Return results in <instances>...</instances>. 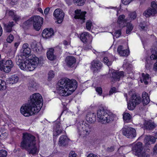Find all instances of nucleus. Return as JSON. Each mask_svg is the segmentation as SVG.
I'll return each instance as SVG.
<instances>
[{
    "label": "nucleus",
    "mask_w": 157,
    "mask_h": 157,
    "mask_svg": "<svg viewBox=\"0 0 157 157\" xmlns=\"http://www.w3.org/2000/svg\"><path fill=\"white\" fill-rule=\"evenodd\" d=\"M30 98V102L23 105L20 109L21 113L25 117L38 113L43 104V99L40 94H34Z\"/></svg>",
    "instance_id": "obj_1"
},
{
    "label": "nucleus",
    "mask_w": 157,
    "mask_h": 157,
    "mask_svg": "<svg viewBox=\"0 0 157 157\" xmlns=\"http://www.w3.org/2000/svg\"><path fill=\"white\" fill-rule=\"evenodd\" d=\"M58 93L62 96H68L72 93L77 87V82L75 79L67 78L60 79L58 82Z\"/></svg>",
    "instance_id": "obj_2"
},
{
    "label": "nucleus",
    "mask_w": 157,
    "mask_h": 157,
    "mask_svg": "<svg viewBox=\"0 0 157 157\" xmlns=\"http://www.w3.org/2000/svg\"><path fill=\"white\" fill-rule=\"evenodd\" d=\"M23 137L21 147L25 148L30 154L34 155L37 153L38 149L36 145L35 137L30 134L26 133L23 134Z\"/></svg>",
    "instance_id": "obj_3"
},
{
    "label": "nucleus",
    "mask_w": 157,
    "mask_h": 157,
    "mask_svg": "<svg viewBox=\"0 0 157 157\" xmlns=\"http://www.w3.org/2000/svg\"><path fill=\"white\" fill-rule=\"evenodd\" d=\"M97 115L99 122L102 124L109 123L114 120V115L103 107H100L97 110Z\"/></svg>",
    "instance_id": "obj_4"
},
{
    "label": "nucleus",
    "mask_w": 157,
    "mask_h": 157,
    "mask_svg": "<svg viewBox=\"0 0 157 157\" xmlns=\"http://www.w3.org/2000/svg\"><path fill=\"white\" fill-rule=\"evenodd\" d=\"M77 126L79 135L83 137L88 135L93 130L92 127L82 121L78 122Z\"/></svg>",
    "instance_id": "obj_5"
},
{
    "label": "nucleus",
    "mask_w": 157,
    "mask_h": 157,
    "mask_svg": "<svg viewBox=\"0 0 157 157\" xmlns=\"http://www.w3.org/2000/svg\"><path fill=\"white\" fill-rule=\"evenodd\" d=\"M140 102V97L134 94L132 96L131 101L128 104V108L130 110H132L134 109L136 105L139 104Z\"/></svg>",
    "instance_id": "obj_6"
},
{
    "label": "nucleus",
    "mask_w": 157,
    "mask_h": 157,
    "mask_svg": "<svg viewBox=\"0 0 157 157\" xmlns=\"http://www.w3.org/2000/svg\"><path fill=\"white\" fill-rule=\"evenodd\" d=\"M31 18L34 29L36 31H39L43 23V18L39 16H33Z\"/></svg>",
    "instance_id": "obj_7"
},
{
    "label": "nucleus",
    "mask_w": 157,
    "mask_h": 157,
    "mask_svg": "<svg viewBox=\"0 0 157 157\" xmlns=\"http://www.w3.org/2000/svg\"><path fill=\"white\" fill-rule=\"evenodd\" d=\"M122 130L123 134L128 138L132 139L136 136V131L134 128L127 127L123 128Z\"/></svg>",
    "instance_id": "obj_8"
},
{
    "label": "nucleus",
    "mask_w": 157,
    "mask_h": 157,
    "mask_svg": "<svg viewBox=\"0 0 157 157\" xmlns=\"http://www.w3.org/2000/svg\"><path fill=\"white\" fill-rule=\"evenodd\" d=\"M39 62V59L36 57H33L29 61L27 60V71H31L33 70L36 67Z\"/></svg>",
    "instance_id": "obj_9"
},
{
    "label": "nucleus",
    "mask_w": 157,
    "mask_h": 157,
    "mask_svg": "<svg viewBox=\"0 0 157 157\" xmlns=\"http://www.w3.org/2000/svg\"><path fill=\"white\" fill-rule=\"evenodd\" d=\"M54 123L55 125L53 128V136H57L62 132L63 129L61 126V124L60 123L58 119Z\"/></svg>",
    "instance_id": "obj_10"
},
{
    "label": "nucleus",
    "mask_w": 157,
    "mask_h": 157,
    "mask_svg": "<svg viewBox=\"0 0 157 157\" xmlns=\"http://www.w3.org/2000/svg\"><path fill=\"white\" fill-rule=\"evenodd\" d=\"M143 149L142 144L140 142L133 145L132 147L133 153L136 155H138L141 153Z\"/></svg>",
    "instance_id": "obj_11"
},
{
    "label": "nucleus",
    "mask_w": 157,
    "mask_h": 157,
    "mask_svg": "<svg viewBox=\"0 0 157 157\" xmlns=\"http://www.w3.org/2000/svg\"><path fill=\"white\" fill-rule=\"evenodd\" d=\"M91 68L94 72H98L101 68L102 65V63L98 60H93L91 63Z\"/></svg>",
    "instance_id": "obj_12"
},
{
    "label": "nucleus",
    "mask_w": 157,
    "mask_h": 157,
    "mask_svg": "<svg viewBox=\"0 0 157 157\" xmlns=\"http://www.w3.org/2000/svg\"><path fill=\"white\" fill-rule=\"evenodd\" d=\"M21 52L22 53L21 55L25 57L30 55L31 50L29 48V44L28 43H25L23 45L22 48L21 50Z\"/></svg>",
    "instance_id": "obj_13"
},
{
    "label": "nucleus",
    "mask_w": 157,
    "mask_h": 157,
    "mask_svg": "<svg viewBox=\"0 0 157 157\" xmlns=\"http://www.w3.org/2000/svg\"><path fill=\"white\" fill-rule=\"evenodd\" d=\"M54 34L52 29H46L43 30L42 33V37L46 39L50 38Z\"/></svg>",
    "instance_id": "obj_14"
},
{
    "label": "nucleus",
    "mask_w": 157,
    "mask_h": 157,
    "mask_svg": "<svg viewBox=\"0 0 157 157\" xmlns=\"http://www.w3.org/2000/svg\"><path fill=\"white\" fill-rule=\"evenodd\" d=\"M75 15L74 18L75 19H80L83 21L82 23L84 22L85 20V15L86 13V11L82 12L81 10H75Z\"/></svg>",
    "instance_id": "obj_15"
},
{
    "label": "nucleus",
    "mask_w": 157,
    "mask_h": 157,
    "mask_svg": "<svg viewBox=\"0 0 157 157\" xmlns=\"http://www.w3.org/2000/svg\"><path fill=\"white\" fill-rule=\"evenodd\" d=\"M125 18L124 15H120L119 17L117 22L120 27H123L126 25L127 20Z\"/></svg>",
    "instance_id": "obj_16"
},
{
    "label": "nucleus",
    "mask_w": 157,
    "mask_h": 157,
    "mask_svg": "<svg viewBox=\"0 0 157 157\" xmlns=\"http://www.w3.org/2000/svg\"><path fill=\"white\" fill-rule=\"evenodd\" d=\"M91 36L88 33L84 32L81 34L80 38L81 41L85 43L91 40Z\"/></svg>",
    "instance_id": "obj_17"
},
{
    "label": "nucleus",
    "mask_w": 157,
    "mask_h": 157,
    "mask_svg": "<svg viewBox=\"0 0 157 157\" xmlns=\"http://www.w3.org/2000/svg\"><path fill=\"white\" fill-rule=\"evenodd\" d=\"M4 64V72L6 73L9 72L13 66L12 61L11 60H8L6 62L5 61Z\"/></svg>",
    "instance_id": "obj_18"
},
{
    "label": "nucleus",
    "mask_w": 157,
    "mask_h": 157,
    "mask_svg": "<svg viewBox=\"0 0 157 157\" xmlns=\"http://www.w3.org/2000/svg\"><path fill=\"white\" fill-rule=\"evenodd\" d=\"M53 14L55 17L59 20L58 21H60V22L64 16V13L63 10H55Z\"/></svg>",
    "instance_id": "obj_19"
},
{
    "label": "nucleus",
    "mask_w": 157,
    "mask_h": 157,
    "mask_svg": "<svg viewBox=\"0 0 157 157\" xmlns=\"http://www.w3.org/2000/svg\"><path fill=\"white\" fill-rule=\"evenodd\" d=\"M124 76L123 71H113L112 73V77L116 80L119 81L120 78L123 77Z\"/></svg>",
    "instance_id": "obj_20"
},
{
    "label": "nucleus",
    "mask_w": 157,
    "mask_h": 157,
    "mask_svg": "<svg viewBox=\"0 0 157 157\" xmlns=\"http://www.w3.org/2000/svg\"><path fill=\"white\" fill-rule=\"evenodd\" d=\"M86 119L88 122L94 123L96 121L95 114L92 112L88 113L86 116Z\"/></svg>",
    "instance_id": "obj_21"
},
{
    "label": "nucleus",
    "mask_w": 157,
    "mask_h": 157,
    "mask_svg": "<svg viewBox=\"0 0 157 157\" xmlns=\"http://www.w3.org/2000/svg\"><path fill=\"white\" fill-rule=\"evenodd\" d=\"M117 51L119 54L121 56H127L128 54V51L127 49H124L122 45H120L118 46Z\"/></svg>",
    "instance_id": "obj_22"
},
{
    "label": "nucleus",
    "mask_w": 157,
    "mask_h": 157,
    "mask_svg": "<svg viewBox=\"0 0 157 157\" xmlns=\"http://www.w3.org/2000/svg\"><path fill=\"white\" fill-rule=\"evenodd\" d=\"M76 61V59L73 56H67L66 59V62L67 65L70 67H73Z\"/></svg>",
    "instance_id": "obj_23"
},
{
    "label": "nucleus",
    "mask_w": 157,
    "mask_h": 157,
    "mask_svg": "<svg viewBox=\"0 0 157 157\" xmlns=\"http://www.w3.org/2000/svg\"><path fill=\"white\" fill-rule=\"evenodd\" d=\"M155 142V138L151 136H146L144 139V142L147 145L154 144Z\"/></svg>",
    "instance_id": "obj_24"
},
{
    "label": "nucleus",
    "mask_w": 157,
    "mask_h": 157,
    "mask_svg": "<svg viewBox=\"0 0 157 157\" xmlns=\"http://www.w3.org/2000/svg\"><path fill=\"white\" fill-rule=\"evenodd\" d=\"M150 102L149 97L148 96L147 93L144 92L142 95V103L144 105H147Z\"/></svg>",
    "instance_id": "obj_25"
},
{
    "label": "nucleus",
    "mask_w": 157,
    "mask_h": 157,
    "mask_svg": "<svg viewBox=\"0 0 157 157\" xmlns=\"http://www.w3.org/2000/svg\"><path fill=\"white\" fill-rule=\"evenodd\" d=\"M68 139L65 135L61 136L59 138V143L61 146H65L68 143Z\"/></svg>",
    "instance_id": "obj_26"
},
{
    "label": "nucleus",
    "mask_w": 157,
    "mask_h": 157,
    "mask_svg": "<svg viewBox=\"0 0 157 157\" xmlns=\"http://www.w3.org/2000/svg\"><path fill=\"white\" fill-rule=\"evenodd\" d=\"M144 125L146 129L148 130L153 129L156 126V125L154 122L150 121H146Z\"/></svg>",
    "instance_id": "obj_27"
},
{
    "label": "nucleus",
    "mask_w": 157,
    "mask_h": 157,
    "mask_svg": "<svg viewBox=\"0 0 157 157\" xmlns=\"http://www.w3.org/2000/svg\"><path fill=\"white\" fill-rule=\"evenodd\" d=\"M19 79L18 76L16 75H12L7 80V82L10 84H13L17 83Z\"/></svg>",
    "instance_id": "obj_28"
},
{
    "label": "nucleus",
    "mask_w": 157,
    "mask_h": 157,
    "mask_svg": "<svg viewBox=\"0 0 157 157\" xmlns=\"http://www.w3.org/2000/svg\"><path fill=\"white\" fill-rule=\"evenodd\" d=\"M31 17L28 20L24 22L21 25L22 28L25 29H28V28L32 25L33 22Z\"/></svg>",
    "instance_id": "obj_29"
},
{
    "label": "nucleus",
    "mask_w": 157,
    "mask_h": 157,
    "mask_svg": "<svg viewBox=\"0 0 157 157\" xmlns=\"http://www.w3.org/2000/svg\"><path fill=\"white\" fill-rule=\"evenodd\" d=\"M151 55L150 56L151 59H157V43L154 48H152L151 51Z\"/></svg>",
    "instance_id": "obj_30"
},
{
    "label": "nucleus",
    "mask_w": 157,
    "mask_h": 157,
    "mask_svg": "<svg viewBox=\"0 0 157 157\" xmlns=\"http://www.w3.org/2000/svg\"><path fill=\"white\" fill-rule=\"evenodd\" d=\"M149 75L148 74H145L143 73L142 74V78L140 81L141 82H144L145 85L148 83V81L149 80Z\"/></svg>",
    "instance_id": "obj_31"
},
{
    "label": "nucleus",
    "mask_w": 157,
    "mask_h": 157,
    "mask_svg": "<svg viewBox=\"0 0 157 157\" xmlns=\"http://www.w3.org/2000/svg\"><path fill=\"white\" fill-rule=\"evenodd\" d=\"M54 49L51 48L49 49L47 53V56L48 58L50 60L54 59L55 57L54 55Z\"/></svg>",
    "instance_id": "obj_32"
},
{
    "label": "nucleus",
    "mask_w": 157,
    "mask_h": 157,
    "mask_svg": "<svg viewBox=\"0 0 157 157\" xmlns=\"http://www.w3.org/2000/svg\"><path fill=\"white\" fill-rule=\"evenodd\" d=\"M157 13V10H145L143 14L146 17H148L150 16H154Z\"/></svg>",
    "instance_id": "obj_33"
},
{
    "label": "nucleus",
    "mask_w": 157,
    "mask_h": 157,
    "mask_svg": "<svg viewBox=\"0 0 157 157\" xmlns=\"http://www.w3.org/2000/svg\"><path fill=\"white\" fill-rule=\"evenodd\" d=\"M13 21L10 22L7 24H5L4 26L7 32H10L12 30V28L14 25Z\"/></svg>",
    "instance_id": "obj_34"
},
{
    "label": "nucleus",
    "mask_w": 157,
    "mask_h": 157,
    "mask_svg": "<svg viewBox=\"0 0 157 157\" xmlns=\"http://www.w3.org/2000/svg\"><path fill=\"white\" fill-rule=\"evenodd\" d=\"M31 48L36 52H38L40 51V49L38 48L37 42L34 40H33L31 43Z\"/></svg>",
    "instance_id": "obj_35"
},
{
    "label": "nucleus",
    "mask_w": 157,
    "mask_h": 157,
    "mask_svg": "<svg viewBox=\"0 0 157 157\" xmlns=\"http://www.w3.org/2000/svg\"><path fill=\"white\" fill-rule=\"evenodd\" d=\"M28 86L30 90H34L36 89V83L33 81H31L29 83Z\"/></svg>",
    "instance_id": "obj_36"
},
{
    "label": "nucleus",
    "mask_w": 157,
    "mask_h": 157,
    "mask_svg": "<svg viewBox=\"0 0 157 157\" xmlns=\"http://www.w3.org/2000/svg\"><path fill=\"white\" fill-rule=\"evenodd\" d=\"M23 56L21 55L20 56H17L16 58V62L17 65L19 66L24 61L22 57Z\"/></svg>",
    "instance_id": "obj_37"
},
{
    "label": "nucleus",
    "mask_w": 157,
    "mask_h": 157,
    "mask_svg": "<svg viewBox=\"0 0 157 157\" xmlns=\"http://www.w3.org/2000/svg\"><path fill=\"white\" fill-rule=\"evenodd\" d=\"M131 118L130 115L128 113H125L123 114V119L124 121L128 122Z\"/></svg>",
    "instance_id": "obj_38"
},
{
    "label": "nucleus",
    "mask_w": 157,
    "mask_h": 157,
    "mask_svg": "<svg viewBox=\"0 0 157 157\" xmlns=\"http://www.w3.org/2000/svg\"><path fill=\"white\" fill-rule=\"evenodd\" d=\"M127 29L126 30V33L127 34H130V32L132 30L133 26L132 24L130 23H127Z\"/></svg>",
    "instance_id": "obj_39"
},
{
    "label": "nucleus",
    "mask_w": 157,
    "mask_h": 157,
    "mask_svg": "<svg viewBox=\"0 0 157 157\" xmlns=\"http://www.w3.org/2000/svg\"><path fill=\"white\" fill-rule=\"evenodd\" d=\"M27 60H26L24 62H23L20 65L18 66L20 68L24 71H26V69L27 67Z\"/></svg>",
    "instance_id": "obj_40"
},
{
    "label": "nucleus",
    "mask_w": 157,
    "mask_h": 157,
    "mask_svg": "<svg viewBox=\"0 0 157 157\" xmlns=\"http://www.w3.org/2000/svg\"><path fill=\"white\" fill-rule=\"evenodd\" d=\"M151 6L152 9L148 8L147 10H157V2L155 1H152L151 2Z\"/></svg>",
    "instance_id": "obj_41"
},
{
    "label": "nucleus",
    "mask_w": 157,
    "mask_h": 157,
    "mask_svg": "<svg viewBox=\"0 0 157 157\" xmlns=\"http://www.w3.org/2000/svg\"><path fill=\"white\" fill-rule=\"evenodd\" d=\"M6 84L5 82L0 79V90H4L6 88Z\"/></svg>",
    "instance_id": "obj_42"
},
{
    "label": "nucleus",
    "mask_w": 157,
    "mask_h": 157,
    "mask_svg": "<svg viewBox=\"0 0 157 157\" xmlns=\"http://www.w3.org/2000/svg\"><path fill=\"white\" fill-rule=\"evenodd\" d=\"M86 0H73L74 4L78 6H82L84 4Z\"/></svg>",
    "instance_id": "obj_43"
},
{
    "label": "nucleus",
    "mask_w": 157,
    "mask_h": 157,
    "mask_svg": "<svg viewBox=\"0 0 157 157\" xmlns=\"http://www.w3.org/2000/svg\"><path fill=\"white\" fill-rule=\"evenodd\" d=\"M140 26L142 30H145L147 29V23L144 21L141 22Z\"/></svg>",
    "instance_id": "obj_44"
},
{
    "label": "nucleus",
    "mask_w": 157,
    "mask_h": 157,
    "mask_svg": "<svg viewBox=\"0 0 157 157\" xmlns=\"http://www.w3.org/2000/svg\"><path fill=\"white\" fill-rule=\"evenodd\" d=\"M102 60L108 66L111 65L112 63V61L109 60L107 57H104L103 59Z\"/></svg>",
    "instance_id": "obj_45"
},
{
    "label": "nucleus",
    "mask_w": 157,
    "mask_h": 157,
    "mask_svg": "<svg viewBox=\"0 0 157 157\" xmlns=\"http://www.w3.org/2000/svg\"><path fill=\"white\" fill-rule=\"evenodd\" d=\"M48 75V81H50L52 78L54 77L55 74L53 71H51L49 72Z\"/></svg>",
    "instance_id": "obj_46"
},
{
    "label": "nucleus",
    "mask_w": 157,
    "mask_h": 157,
    "mask_svg": "<svg viewBox=\"0 0 157 157\" xmlns=\"http://www.w3.org/2000/svg\"><path fill=\"white\" fill-rule=\"evenodd\" d=\"M92 25V22L90 20H88L86 23V29L88 30H90L91 29V27Z\"/></svg>",
    "instance_id": "obj_47"
},
{
    "label": "nucleus",
    "mask_w": 157,
    "mask_h": 157,
    "mask_svg": "<svg viewBox=\"0 0 157 157\" xmlns=\"http://www.w3.org/2000/svg\"><path fill=\"white\" fill-rule=\"evenodd\" d=\"M5 61L3 60H0V70L4 71Z\"/></svg>",
    "instance_id": "obj_48"
},
{
    "label": "nucleus",
    "mask_w": 157,
    "mask_h": 157,
    "mask_svg": "<svg viewBox=\"0 0 157 157\" xmlns=\"http://www.w3.org/2000/svg\"><path fill=\"white\" fill-rule=\"evenodd\" d=\"M14 38V37L13 35L11 34H10L6 39L7 42L9 43H11L13 41Z\"/></svg>",
    "instance_id": "obj_49"
},
{
    "label": "nucleus",
    "mask_w": 157,
    "mask_h": 157,
    "mask_svg": "<svg viewBox=\"0 0 157 157\" xmlns=\"http://www.w3.org/2000/svg\"><path fill=\"white\" fill-rule=\"evenodd\" d=\"M7 151L4 150L0 151V157H6L7 155Z\"/></svg>",
    "instance_id": "obj_50"
},
{
    "label": "nucleus",
    "mask_w": 157,
    "mask_h": 157,
    "mask_svg": "<svg viewBox=\"0 0 157 157\" xmlns=\"http://www.w3.org/2000/svg\"><path fill=\"white\" fill-rule=\"evenodd\" d=\"M129 16L130 17V18L132 20H134L136 19L137 16L136 13L135 11H134L130 13Z\"/></svg>",
    "instance_id": "obj_51"
},
{
    "label": "nucleus",
    "mask_w": 157,
    "mask_h": 157,
    "mask_svg": "<svg viewBox=\"0 0 157 157\" xmlns=\"http://www.w3.org/2000/svg\"><path fill=\"white\" fill-rule=\"evenodd\" d=\"M115 149V146H112L108 147L106 150V151L108 152H111L113 151Z\"/></svg>",
    "instance_id": "obj_52"
},
{
    "label": "nucleus",
    "mask_w": 157,
    "mask_h": 157,
    "mask_svg": "<svg viewBox=\"0 0 157 157\" xmlns=\"http://www.w3.org/2000/svg\"><path fill=\"white\" fill-rule=\"evenodd\" d=\"M138 157H150V155L146 154L145 152H141V153L137 155Z\"/></svg>",
    "instance_id": "obj_53"
},
{
    "label": "nucleus",
    "mask_w": 157,
    "mask_h": 157,
    "mask_svg": "<svg viewBox=\"0 0 157 157\" xmlns=\"http://www.w3.org/2000/svg\"><path fill=\"white\" fill-rule=\"evenodd\" d=\"M6 14L12 17H13L15 15L14 12L12 10H6Z\"/></svg>",
    "instance_id": "obj_54"
},
{
    "label": "nucleus",
    "mask_w": 157,
    "mask_h": 157,
    "mask_svg": "<svg viewBox=\"0 0 157 157\" xmlns=\"http://www.w3.org/2000/svg\"><path fill=\"white\" fill-rule=\"evenodd\" d=\"M121 30H118L116 31L114 33L115 36L116 38L119 37L121 35Z\"/></svg>",
    "instance_id": "obj_55"
},
{
    "label": "nucleus",
    "mask_w": 157,
    "mask_h": 157,
    "mask_svg": "<svg viewBox=\"0 0 157 157\" xmlns=\"http://www.w3.org/2000/svg\"><path fill=\"white\" fill-rule=\"evenodd\" d=\"M96 92L98 93V94L100 95H101L102 94V88L100 87H96L95 89Z\"/></svg>",
    "instance_id": "obj_56"
},
{
    "label": "nucleus",
    "mask_w": 157,
    "mask_h": 157,
    "mask_svg": "<svg viewBox=\"0 0 157 157\" xmlns=\"http://www.w3.org/2000/svg\"><path fill=\"white\" fill-rule=\"evenodd\" d=\"M132 0H121L122 3L124 5L128 4Z\"/></svg>",
    "instance_id": "obj_57"
},
{
    "label": "nucleus",
    "mask_w": 157,
    "mask_h": 157,
    "mask_svg": "<svg viewBox=\"0 0 157 157\" xmlns=\"http://www.w3.org/2000/svg\"><path fill=\"white\" fill-rule=\"evenodd\" d=\"M116 88L113 87L112 88L109 92V95H111L113 94V93L116 92Z\"/></svg>",
    "instance_id": "obj_58"
},
{
    "label": "nucleus",
    "mask_w": 157,
    "mask_h": 157,
    "mask_svg": "<svg viewBox=\"0 0 157 157\" xmlns=\"http://www.w3.org/2000/svg\"><path fill=\"white\" fill-rule=\"evenodd\" d=\"M40 6H41V3L40 2L37 3L36 5L35 9V10H42V8L40 7Z\"/></svg>",
    "instance_id": "obj_59"
},
{
    "label": "nucleus",
    "mask_w": 157,
    "mask_h": 157,
    "mask_svg": "<svg viewBox=\"0 0 157 157\" xmlns=\"http://www.w3.org/2000/svg\"><path fill=\"white\" fill-rule=\"evenodd\" d=\"M69 157H77V155L74 151H71L70 152Z\"/></svg>",
    "instance_id": "obj_60"
},
{
    "label": "nucleus",
    "mask_w": 157,
    "mask_h": 157,
    "mask_svg": "<svg viewBox=\"0 0 157 157\" xmlns=\"http://www.w3.org/2000/svg\"><path fill=\"white\" fill-rule=\"evenodd\" d=\"M13 20L15 21H17L21 19V17L18 15H15L14 17H13Z\"/></svg>",
    "instance_id": "obj_61"
},
{
    "label": "nucleus",
    "mask_w": 157,
    "mask_h": 157,
    "mask_svg": "<svg viewBox=\"0 0 157 157\" xmlns=\"http://www.w3.org/2000/svg\"><path fill=\"white\" fill-rule=\"evenodd\" d=\"M10 1V4L12 5H16L18 2V0H9Z\"/></svg>",
    "instance_id": "obj_62"
},
{
    "label": "nucleus",
    "mask_w": 157,
    "mask_h": 157,
    "mask_svg": "<svg viewBox=\"0 0 157 157\" xmlns=\"http://www.w3.org/2000/svg\"><path fill=\"white\" fill-rule=\"evenodd\" d=\"M91 47L90 45H86L84 46V50H87L91 48Z\"/></svg>",
    "instance_id": "obj_63"
},
{
    "label": "nucleus",
    "mask_w": 157,
    "mask_h": 157,
    "mask_svg": "<svg viewBox=\"0 0 157 157\" xmlns=\"http://www.w3.org/2000/svg\"><path fill=\"white\" fill-rule=\"evenodd\" d=\"M153 69L154 71L157 72V61L154 63Z\"/></svg>",
    "instance_id": "obj_64"
}]
</instances>
